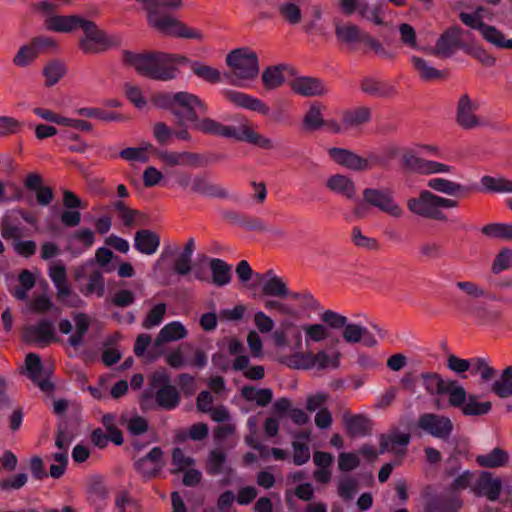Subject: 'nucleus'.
<instances>
[{"instance_id":"f257e3e1","label":"nucleus","mask_w":512,"mask_h":512,"mask_svg":"<svg viewBox=\"0 0 512 512\" xmlns=\"http://www.w3.org/2000/svg\"><path fill=\"white\" fill-rule=\"evenodd\" d=\"M124 62L137 73L161 81L174 79L178 68L189 63L184 56L178 54L130 51L124 53Z\"/></svg>"},{"instance_id":"f03ea898","label":"nucleus","mask_w":512,"mask_h":512,"mask_svg":"<svg viewBox=\"0 0 512 512\" xmlns=\"http://www.w3.org/2000/svg\"><path fill=\"white\" fill-rule=\"evenodd\" d=\"M441 148L432 143H415L403 150L401 154L402 163L408 169L423 175L452 174L453 166L425 157H439Z\"/></svg>"},{"instance_id":"7ed1b4c3","label":"nucleus","mask_w":512,"mask_h":512,"mask_svg":"<svg viewBox=\"0 0 512 512\" xmlns=\"http://www.w3.org/2000/svg\"><path fill=\"white\" fill-rule=\"evenodd\" d=\"M458 205L456 199L439 196L430 190H422L407 201V208L411 213L434 220L445 218L442 209H455Z\"/></svg>"},{"instance_id":"20e7f679","label":"nucleus","mask_w":512,"mask_h":512,"mask_svg":"<svg viewBox=\"0 0 512 512\" xmlns=\"http://www.w3.org/2000/svg\"><path fill=\"white\" fill-rule=\"evenodd\" d=\"M226 63L231 69V83L235 86L247 88L250 82L259 73L257 56L246 48L236 49L226 57Z\"/></svg>"},{"instance_id":"39448f33","label":"nucleus","mask_w":512,"mask_h":512,"mask_svg":"<svg viewBox=\"0 0 512 512\" xmlns=\"http://www.w3.org/2000/svg\"><path fill=\"white\" fill-rule=\"evenodd\" d=\"M340 358L341 353L335 349H321L316 353L298 351L285 357L283 363L297 370L337 369L340 366Z\"/></svg>"},{"instance_id":"423d86ee","label":"nucleus","mask_w":512,"mask_h":512,"mask_svg":"<svg viewBox=\"0 0 512 512\" xmlns=\"http://www.w3.org/2000/svg\"><path fill=\"white\" fill-rule=\"evenodd\" d=\"M174 115L183 124H191L201 114L207 113V105L197 95L187 91L169 94L167 96Z\"/></svg>"},{"instance_id":"0eeeda50","label":"nucleus","mask_w":512,"mask_h":512,"mask_svg":"<svg viewBox=\"0 0 512 512\" xmlns=\"http://www.w3.org/2000/svg\"><path fill=\"white\" fill-rule=\"evenodd\" d=\"M147 13L150 25L164 34L187 39H203L200 30L187 26L170 15L161 14L158 11H147Z\"/></svg>"},{"instance_id":"6e6552de","label":"nucleus","mask_w":512,"mask_h":512,"mask_svg":"<svg viewBox=\"0 0 512 512\" xmlns=\"http://www.w3.org/2000/svg\"><path fill=\"white\" fill-rule=\"evenodd\" d=\"M456 388L449 405L458 408L464 416H484L491 411L492 403L490 401H481L478 395L468 394L462 384Z\"/></svg>"},{"instance_id":"1a4fd4ad","label":"nucleus","mask_w":512,"mask_h":512,"mask_svg":"<svg viewBox=\"0 0 512 512\" xmlns=\"http://www.w3.org/2000/svg\"><path fill=\"white\" fill-rule=\"evenodd\" d=\"M363 201L392 217L400 218L404 211L395 201L393 193L387 188H365L363 190Z\"/></svg>"},{"instance_id":"9d476101","label":"nucleus","mask_w":512,"mask_h":512,"mask_svg":"<svg viewBox=\"0 0 512 512\" xmlns=\"http://www.w3.org/2000/svg\"><path fill=\"white\" fill-rule=\"evenodd\" d=\"M478 108L479 102L476 99L468 94L460 95L455 114L457 124L467 130L483 127L484 121L476 114Z\"/></svg>"},{"instance_id":"9b49d317","label":"nucleus","mask_w":512,"mask_h":512,"mask_svg":"<svg viewBox=\"0 0 512 512\" xmlns=\"http://www.w3.org/2000/svg\"><path fill=\"white\" fill-rule=\"evenodd\" d=\"M327 153L335 164L350 171L363 172L372 168V163L368 158L350 149L331 147Z\"/></svg>"},{"instance_id":"f8f14e48","label":"nucleus","mask_w":512,"mask_h":512,"mask_svg":"<svg viewBox=\"0 0 512 512\" xmlns=\"http://www.w3.org/2000/svg\"><path fill=\"white\" fill-rule=\"evenodd\" d=\"M79 28L84 33V36L79 41V46L84 53H96L101 47L109 44V39L105 32L100 30L94 22L83 17Z\"/></svg>"},{"instance_id":"ddd939ff","label":"nucleus","mask_w":512,"mask_h":512,"mask_svg":"<svg viewBox=\"0 0 512 512\" xmlns=\"http://www.w3.org/2000/svg\"><path fill=\"white\" fill-rule=\"evenodd\" d=\"M72 319L74 326L68 319L61 320L59 331L63 334L71 333L68 343L76 348L84 344V337L90 327L91 318L85 313H74Z\"/></svg>"},{"instance_id":"4468645a","label":"nucleus","mask_w":512,"mask_h":512,"mask_svg":"<svg viewBox=\"0 0 512 512\" xmlns=\"http://www.w3.org/2000/svg\"><path fill=\"white\" fill-rule=\"evenodd\" d=\"M25 368L29 378L44 392H51L54 389L50 381L52 374L51 366H43L37 354L29 353L26 356Z\"/></svg>"},{"instance_id":"2eb2a0df","label":"nucleus","mask_w":512,"mask_h":512,"mask_svg":"<svg viewBox=\"0 0 512 512\" xmlns=\"http://www.w3.org/2000/svg\"><path fill=\"white\" fill-rule=\"evenodd\" d=\"M418 427L433 437L446 439L452 432L453 424L446 416L427 413L419 417Z\"/></svg>"},{"instance_id":"dca6fc26","label":"nucleus","mask_w":512,"mask_h":512,"mask_svg":"<svg viewBox=\"0 0 512 512\" xmlns=\"http://www.w3.org/2000/svg\"><path fill=\"white\" fill-rule=\"evenodd\" d=\"M158 160L166 167H199L202 164V157L188 151H156Z\"/></svg>"},{"instance_id":"f3484780","label":"nucleus","mask_w":512,"mask_h":512,"mask_svg":"<svg viewBox=\"0 0 512 512\" xmlns=\"http://www.w3.org/2000/svg\"><path fill=\"white\" fill-rule=\"evenodd\" d=\"M325 187L331 193L354 200L357 196V186L353 178L344 173H334L327 177Z\"/></svg>"},{"instance_id":"a211bd4d","label":"nucleus","mask_w":512,"mask_h":512,"mask_svg":"<svg viewBox=\"0 0 512 512\" xmlns=\"http://www.w3.org/2000/svg\"><path fill=\"white\" fill-rule=\"evenodd\" d=\"M423 385L426 391L431 395H447L448 403L452 399V394L459 387L460 383L452 379H444L437 373L422 374Z\"/></svg>"},{"instance_id":"6ab92c4d","label":"nucleus","mask_w":512,"mask_h":512,"mask_svg":"<svg viewBox=\"0 0 512 512\" xmlns=\"http://www.w3.org/2000/svg\"><path fill=\"white\" fill-rule=\"evenodd\" d=\"M291 89L304 97H317L328 93V86L320 79L300 76L291 82Z\"/></svg>"},{"instance_id":"aec40b11","label":"nucleus","mask_w":512,"mask_h":512,"mask_svg":"<svg viewBox=\"0 0 512 512\" xmlns=\"http://www.w3.org/2000/svg\"><path fill=\"white\" fill-rule=\"evenodd\" d=\"M162 450L154 447L144 457L135 461L136 471L145 479L156 476L163 468Z\"/></svg>"},{"instance_id":"412c9836","label":"nucleus","mask_w":512,"mask_h":512,"mask_svg":"<svg viewBox=\"0 0 512 512\" xmlns=\"http://www.w3.org/2000/svg\"><path fill=\"white\" fill-rule=\"evenodd\" d=\"M190 125L193 129L199 132L232 139H235L238 131V127L226 126L212 118H200V116H198L197 120H194Z\"/></svg>"},{"instance_id":"4be33fe9","label":"nucleus","mask_w":512,"mask_h":512,"mask_svg":"<svg viewBox=\"0 0 512 512\" xmlns=\"http://www.w3.org/2000/svg\"><path fill=\"white\" fill-rule=\"evenodd\" d=\"M225 97L239 108L255 111L262 115H267L270 111L269 107L260 99L239 91L227 90Z\"/></svg>"},{"instance_id":"5701e85b","label":"nucleus","mask_w":512,"mask_h":512,"mask_svg":"<svg viewBox=\"0 0 512 512\" xmlns=\"http://www.w3.org/2000/svg\"><path fill=\"white\" fill-rule=\"evenodd\" d=\"M235 140L247 142L260 149L274 150L277 148V143L272 138L260 134L248 125H240L235 137Z\"/></svg>"},{"instance_id":"b1692460","label":"nucleus","mask_w":512,"mask_h":512,"mask_svg":"<svg viewBox=\"0 0 512 512\" xmlns=\"http://www.w3.org/2000/svg\"><path fill=\"white\" fill-rule=\"evenodd\" d=\"M83 17L79 15H51L45 25L48 30L59 33H71L79 28Z\"/></svg>"},{"instance_id":"393cba45","label":"nucleus","mask_w":512,"mask_h":512,"mask_svg":"<svg viewBox=\"0 0 512 512\" xmlns=\"http://www.w3.org/2000/svg\"><path fill=\"white\" fill-rule=\"evenodd\" d=\"M135 250L144 255H153L157 252L160 245V237L157 233L142 229L135 233L134 236Z\"/></svg>"},{"instance_id":"a878e982","label":"nucleus","mask_w":512,"mask_h":512,"mask_svg":"<svg viewBox=\"0 0 512 512\" xmlns=\"http://www.w3.org/2000/svg\"><path fill=\"white\" fill-rule=\"evenodd\" d=\"M463 30L458 26H453L445 31L437 40L434 53L437 55L449 56L454 48L460 44Z\"/></svg>"},{"instance_id":"bb28decb","label":"nucleus","mask_w":512,"mask_h":512,"mask_svg":"<svg viewBox=\"0 0 512 512\" xmlns=\"http://www.w3.org/2000/svg\"><path fill=\"white\" fill-rule=\"evenodd\" d=\"M342 336L348 343L362 342L367 347L377 345L376 338L365 327L348 321L343 327Z\"/></svg>"},{"instance_id":"cd10ccee","label":"nucleus","mask_w":512,"mask_h":512,"mask_svg":"<svg viewBox=\"0 0 512 512\" xmlns=\"http://www.w3.org/2000/svg\"><path fill=\"white\" fill-rule=\"evenodd\" d=\"M427 186L438 193L450 196L449 198L462 197L466 193V188L459 182L451 181L446 178L435 177L427 182Z\"/></svg>"},{"instance_id":"c85d7f7f","label":"nucleus","mask_w":512,"mask_h":512,"mask_svg":"<svg viewBox=\"0 0 512 512\" xmlns=\"http://www.w3.org/2000/svg\"><path fill=\"white\" fill-rule=\"evenodd\" d=\"M188 335L186 327L179 321H172L162 327L159 331L155 345L161 346L167 342L179 341L186 338Z\"/></svg>"},{"instance_id":"c756f323","label":"nucleus","mask_w":512,"mask_h":512,"mask_svg":"<svg viewBox=\"0 0 512 512\" xmlns=\"http://www.w3.org/2000/svg\"><path fill=\"white\" fill-rule=\"evenodd\" d=\"M291 75L286 66L269 67L262 73V81L266 89L273 90L280 87Z\"/></svg>"},{"instance_id":"7c9ffc66","label":"nucleus","mask_w":512,"mask_h":512,"mask_svg":"<svg viewBox=\"0 0 512 512\" xmlns=\"http://www.w3.org/2000/svg\"><path fill=\"white\" fill-rule=\"evenodd\" d=\"M461 502L454 496L437 495L431 497L426 505V512H458Z\"/></svg>"},{"instance_id":"2f4dec72","label":"nucleus","mask_w":512,"mask_h":512,"mask_svg":"<svg viewBox=\"0 0 512 512\" xmlns=\"http://www.w3.org/2000/svg\"><path fill=\"white\" fill-rule=\"evenodd\" d=\"M501 490V480L498 478H492L487 474L482 475L476 485L477 494L480 496H486L491 501L498 499Z\"/></svg>"},{"instance_id":"473e14b6","label":"nucleus","mask_w":512,"mask_h":512,"mask_svg":"<svg viewBox=\"0 0 512 512\" xmlns=\"http://www.w3.org/2000/svg\"><path fill=\"white\" fill-rule=\"evenodd\" d=\"M409 441L410 436L406 433H392L390 435L382 436L379 453L392 452L395 454H401Z\"/></svg>"},{"instance_id":"72a5a7b5","label":"nucleus","mask_w":512,"mask_h":512,"mask_svg":"<svg viewBox=\"0 0 512 512\" xmlns=\"http://www.w3.org/2000/svg\"><path fill=\"white\" fill-rule=\"evenodd\" d=\"M263 293L271 297H286L289 290L283 280L271 273L260 278Z\"/></svg>"},{"instance_id":"f704fd0d","label":"nucleus","mask_w":512,"mask_h":512,"mask_svg":"<svg viewBox=\"0 0 512 512\" xmlns=\"http://www.w3.org/2000/svg\"><path fill=\"white\" fill-rule=\"evenodd\" d=\"M491 392L502 399L512 396V366H507L491 384Z\"/></svg>"},{"instance_id":"c9c22d12","label":"nucleus","mask_w":512,"mask_h":512,"mask_svg":"<svg viewBox=\"0 0 512 512\" xmlns=\"http://www.w3.org/2000/svg\"><path fill=\"white\" fill-rule=\"evenodd\" d=\"M485 41L499 49H512V39H507L495 26L485 24L480 30Z\"/></svg>"},{"instance_id":"e433bc0d","label":"nucleus","mask_w":512,"mask_h":512,"mask_svg":"<svg viewBox=\"0 0 512 512\" xmlns=\"http://www.w3.org/2000/svg\"><path fill=\"white\" fill-rule=\"evenodd\" d=\"M335 35L340 42L345 44H354L362 41L364 36L359 27L352 23H337Z\"/></svg>"},{"instance_id":"4c0bfd02","label":"nucleus","mask_w":512,"mask_h":512,"mask_svg":"<svg viewBox=\"0 0 512 512\" xmlns=\"http://www.w3.org/2000/svg\"><path fill=\"white\" fill-rule=\"evenodd\" d=\"M370 109L367 107H358L347 110L342 114V123L345 128H357L370 120Z\"/></svg>"},{"instance_id":"58836bf2","label":"nucleus","mask_w":512,"mask_h":512,"mask_svg":"<svg viewBox=\"0 0 512 512\" xmlns=\"http://www.w3.org/2000/svg\"><path fill=\"white\" fill-rule=\"evenodd\" d=\"M302 330L307 347H310L313 343L324 342L330 336L328 328L321 323L305 324L302 326Z\"/></svg>"},{"instance_id":"ea45409f","label":"nucleus","mask_w":512,"mask_h":512,"mask_svg":"<svg viewBox=\"0 0 512 512\" xmlns=\"http://www.w3.org/2000/svg\"><path fill=\"white\" fill-rule=\"evenodd\" d=\"M343 422L347 432L352 436H364L370 429L369 420L362 415H349L343 416Z\"/></svg>"},{"instance_id":"a19ab883","label":"nucleus","mask_w":512,"mask_h":512,"mask_svg":"<svg viewBox=\"0 0 512 512\" xmlns=\"http://www.w3.org/2000/svg\"><path fill=\"white\" fill-rule=\"evenodd\" d=\"M361 90L366 94L377 97L388 96L394 92L391 85L374 78L364 79L361 83Z\"/></svg>"},{"instance_id":"79ce46f5","label":"nucleus","mask_w":512,"mask_h":512,"mask_svg":"<svg viewBox=\"0 0 512 512\" xmlns=\"http://www.w3.org/2000/svg\"><path fill=\"white\" fill-rule=\"evenodd\" d=\"M210 268L212 271L213 283L217 286H224L230 282L231 267L223 260L216 258L211 261Z\"/></svg>"},{"instance_id":"37998d69","label":"nucleus","mask_w":512,"mask_h":512,"mask_svg":"<svg viewBox=\"0 0 512 512\" xmlns=\"http://www.w3.org/2000/svg\"><path fill=\"white\" fill-rule=\"evenodd\" d=\"M156 401L167 410L174 409L179 404V393L174 386L166 385L156 392Z\"/></svg>"},{"instance_id":"c03bdc74","label":"nucleus","mask_w":512,"mask_h":512,"mask_svg":"<svg viewBox=\"0 0 512 512\" xmlns=\"http://www.w3.org/2000/svg\"><path fill=\"white\" fill-rule=\"evenodd\" d=\"M242 396L251 402H255L258 406H266L272 400L273 393L269 388L257 389L251 386H245L241 390Z\"/></svg>"},{"instance_id":"a18cd8bd","label":"nucleus","mask_w":512,"mask_h":512,"mask_svg":"<svg viewBox=\"0 0 512 512\" xmlns=\"http://www.w3.org/2000/svg\"><path fill=\"white\" fill-rule=\"evenodd\" d=\"M459 18L466 26L480 31L485 25L483 22L484 19L489 17L486 9L483 7H478L475 11L472 12L460 10Z\"/></svg>"},{"instance_id":"49530a36","label":"nucleus","mask_w":512,"mask_h":512,"mask_svg":"<svg viewBox=\"0 0 512 512\" xmlns=\"http://www.w3.org/2000/svg\"><path fill=\"white\" fill-rule=\"evenodd\" d=\"M153 135L159 143L168 142L173 135L185 141H189L191 139V136L187 130L184 129L178 132H174L170 127L162 122H158L154 125Z\"/></svg>"},{"instance_id":"de8ad7c7","label":"nucleus","mask_w":512,"mask_h":512,"mask_svg":"<svg viewBox=\"0 0 512 512\" xmlns=\"http://www.w3.org/2000/svg\"><path fill=\"white\" fill-rule=\"evenodd\" d=\"M155 151L151 143H145L140 147L126 148L120 152V156L127 161L148 162Z\"/></svg>"},{"instance_id":"09e8293b","label":"nucleus","mask_w":512,"mask_h":512,"mask_svg":"<svg viewBox=\"0 0 512 512\" xmlns=\"http://www.w3.org/2000/svg\"><path fill=\"white\" fill-rule=\"evenodd\" d=\"M507 461L508 454L500 448H494L490 453L477 457L478 464L487 468L501 467L505 465Z\"/></svg>"},{"instance_id":"8fccbe9b","label":"nucleus","mask_w":512,"mask_h":512,"mask_svg":"<svg viewBox=\"0 0 512 512\" xmlns=\"http://www.w3.org/2000/svg\"><path fill=\"white\" fill-rule=\"evenodd\" d=\"M486 236L503 241L512 240V223H492L482 228Z\"/></svg>"},{"instance_id":"3c124183","label":"nucleus","mask_w":512,"mask_h":512,"mask_svg":"<svg viewBox=\"0 0 512 512\" xmlns=\"http://www.w3.org/2000/svg\"><path fill=\"white\" fill-rule=\"evenodd\" d=\"M105 244L107 247H101L98 249L96 256H112V251L110 248H113L115 251L126 254L130 249L129 242L121 237L116 235H110L106 238Z\"/></svg>"},{"instance_id":"603ef678","label":"nucleus","mask_w":512,"mask_h":512,"mask_svg":"<svg viewBox=\"0 0 512 512\" xmlns=\"http://www.w3.org/2000/svg\"><path fill=\"white\" fill-rule=\"evenodd\" d=\"M324 125L322 107L318 104H312L303 117V126L306 130H318Z\"/></svg>"},{"instance_id":"864d4df0","label":"nucleus","mask_w":512,"mask_h":512,"mask_svg":"<svg viewBox=\"0 0 512 512\" xmlns=\"http://www.w3.org/2000/svg\"><path fill=\"white\" fill-rule=\"evenodd\" d=\"M190 67L193 73L204 81L209 83H218L221 81V73L212 66L200 62H191Z\"/></svg>"},{"instance_id":"5fc2aeb1","label":"nucleus","mask_w":512,"mask_h":512,"mask_svg":"<svg viewBox=\"0 0 512 512\" xmlns=\"http://www.w3.org/2000/svg\"><path fill=\"white\" fill-rule=\"evenodd\" d=\"M28 334L38 342L48 343L54 340V327L50 321H41L28 330Z\"/></svg>"},{"instance_id":"6e6d98bb","label":"nucleus","mask_w":512,"mask_h":512,"mask_svg":"<svg viewBox=\"0 0 512 512\" xmlns=\"http://www.w3.org/2000/svg\"><path fill=\"white\" fill-rule=\"evenodd\" d=\"M191 350L192 346L187 343L177 347L166 356V363L175 369L188 365L186 356Z\"/></svg>"},{"instance_id":"4d7b16f0","label":"nucleus","mask_w":512,"mask_h":512,"mask_svg":"<svg viewBox=\"0 0 512 512\" xmlns=\"http://www.w3.org/2000/svg\"><path fill=\"white\" fill-rule=\"evenodd\" d=\"M225 463L226 454L220 449H215L208 456L206 472L210 475L220 474L224 471Z\"/></svg>"},{"instance_id":"13d9d810","label":"nucleus","mask_w":512,"mask_h":512,"mask_svg":"<svg viewBox=\"0 0 512 512\" xmlns=\"http://www.w3.org/2000/svg\"><path fill=\"white\" fill-rule=\"evenodd\" d=\"M410 61L423 79L430 80L441 77V72L432 67L425 59L414 55Z\"/></svg>"},{"instance_id":"bf43d9fd","label":"nucleus","mask_w":512,"mask_h":512,"mask_svg":"<svg viewBox=\"0 0 512 512\" xmlns=\"http://www.w3.org/2000/svg\"><path fill=\"white\" fill-rule=\"evenodd\" d=\"M38 56V49L35 45L21 46L14 56L13 63L18 67H26L31 64Z\"/></svg>"},{"instance_id":"052dcab7","label":"nucleus","mask_w":512,"mask_h":512,"mask_svg":"<svg viewBox=\"0 0 512 512\" xmlns=\"http://www.w3.org/2000/svg\"><path fill=\"white\" fill-rule=\"evenodd\" d=\"M471 373L478 374L482 381L487 382L496 376V370L484 358H473Z\"/></svg>"},{"instance_id":"680f3d73","label":"nucleus","mask_w":512,"mask_h":512,"mask_svg":"<svg viewBox=\"0 0 512 512\" xmlns=\"http://www.w3.org/2000/svg\"><path fill=\"white\" fill-rule=\"evenodd\" d=\"M19 283L20 286L15 288L12 294L18 300H25L27 298L28 291L32 289L35 284V278L29 271L24 270L19 275Z\"/></svg>"},{"instance_id":"e2e57ef3","label":"nucleus","mask_w":512,"mask_h":512,"mask_svg":"<svg viewBox=\"0 0 512 512\" xmlns=\"http://www.w3.org/2000/svg\"><path fill=\"white\" fill-rule=\"evenodd\" d=\"M52 309L57 313L60 312L51 302L49 296L45 293L35 295L29 303V310L34 313L42 314Z\"/></svg>"},{"instance_id":"0e129e2a","label":"nucleus","mask_w":512,"mask_h":512,"mask_svg":"<svg viewBox=\"0 0 512 512\" xmlns=\"http://www.w3.org/2000/svg\"><path fill=\"white\" fill-rule=\"evenodd\" d=\"M43 74L47 86L55 85L65 74V66L61 62H51L44 67Z\"/></svg>"},{"instance_id":"69168bd1","label":"nucleus","mask_w":512,"mask_h":512,"mask_svg":"<svg viewBox=\"0 0 512 512\" xmlns=\"http://www.w3.org/2000/svg\"><path fill=\"white\" fill-rule=\"evenodd\" d=\"M166 314V304L159 303L155 305L143 320V327L150 329L161 324Z\"/></svg>"},{"instance_id":"338daca9","label":"nucleus","mask_w":512,"mask_h":512,"mask_svg":"<svg viewBox=\"0 0 512 512\" xmlns=\"http://www.w3.org/2000/svg\"><path fill=\"white\" fill-rule=\"evenodd\" d=\"M399 35L400 42L407 47L416 49V50H425L420 47L417 43L416 31L415 29L407 23H403L399 26Z\"/></svg>"},{"instance_id":"774afa93","label":"nucleus","mask_w":512,"mask_h":512,"mask_svg":"<svg viewBox=\"0 0 512 512\" xmlns=\"http://www.w3.org/2000/svg\"><path fill=\"white\" fill-rule=\"evenodd\" d=\"M338 494L344 500H351L357 492L358 482L352 477H344L338 481Z\"/></svg>"}]
</instances>
